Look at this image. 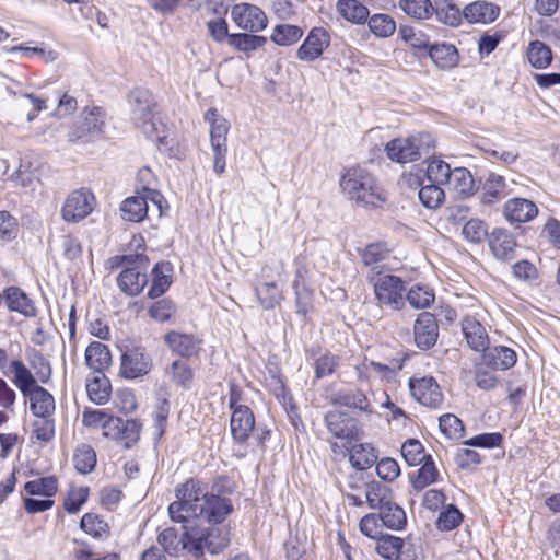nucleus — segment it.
Returning a JSON list of instances; mask_svg holds the SVG:
<instances>
[{
	"mask_svg": "<svg viewBox=\"0 0 560 560\" xmlns=\"http://www.w3.org/2000/svg\"><path fill=\"white\" fill-rule=\"evenodd\" d=\"M175 494L177 500L168 505L173 522L186 523L189 518H197L209 525L184 526L180 538L174 527H167L158 536L161 549L171 557H178L187 550L195 558H201L205 550L212 555L223 551L230 544V535L219 524L233 512L231 500L210 493L208 486L197 479L179 485Z\"/></svg>",
	"mask_w": 560,
	"mask_h": 560,
	"instance_id": "nucleus-1",
	"label": "nucleus"
},
{
	"mask_svg": "<svg viewBox=\"0 0 560 560\" xmlns=\"http://www.w3.org/2000/svg\"><path fill=\"white\" fill-rule=\"evenodd\" d=\"M340 187L342 192L359 207L375 208L385 201L384 191L376 178L361 166L348 168L341 176Z\"/></svg>",
	"mask_w": 560,
	"mask_h": 560,
	"instance_id": "nucleus-2",
	"label": "nucleus"
},
{
	"mask_svg": "<svg viewBox=\"0 0 560 560\" xmlns=\"http://www.w3.org/2000/svg\"><path fill=\"white\" fill-rule=\"evenodd\" d=\"M329 432L339 440L340 444L335 443L334 446H340L350 452L351 465L364 470L376 463L377 454L370 443L357 444L362 439V431L354 422H326Z\"/></svg>",
	"mask_w": 560,
	"mask_h": 560,
	"instance_id": "nucleus-3",
	"label": "nucleus"
},
{
	"mask_svg": "<svg viewBox=\"0 0 560 560\" xmlns=\"http://www.w3.org/2000/svg\"><path fill=\"white\" fill-rule=\"evenodd\" d=\"M132 105L131 118L135 125L153 141L163 142L166 138L165 125L156 116V103L144 89H135L129 95Z\"/></svg>",
	"mask_w": 560,
	"mask_h": 560,
	"instance_id": "nucleus-4",
	"label": "nucleus"
},
{
	"mask_svg": "<svg viewBox=\"0 0 560 560\" xmlns=\"http://www.w3.org/2000/svg\"><path fill=\"white\" fill-rule=\"evenodd\" d=\"M434 147L430 133H419L409 138H397L386 144L387 156L398 163L412 162L425 155Z\"/></svg>",
	"mask_w": 560,
	"mask_h": 560,
	"instance_id": "nucleus-5",
	"label": "nucleus"
},
{
	"mask_svg": "<svg viewBox=\"0 0 560 560\" xmlns=\"http://www.w3.org/2000/svg\"><path fill=\"white\" fill-rule=\"evenodd\" d=\"M205 120L210 124V143L213 151V171L221 175L225 171L228 153L229 121L220 116L215 108H209L205 114Z\"/></svg>",
	"mask_w": 560,
	"mask_h": 560,
	"instance_id": "nucleus-6",
	"label": "nucleus"
},
{
	"mask_svg": "<svg viewBox=\"0 0 560 560\" xmlns=\"http://www.w3.org/2000/svg\"><path fill=\"white\" fill-rule=\"evenodd\" d=\"M373 285L375 298L382 307L400 310L405 305L404 281L394 275H382L377 272L369 277Z\"/></svg>",
	"mask_w": 560,
	"mask_h": 560,
	"instance_id": "nucleus-7",
	"label": "nucleus"
},
{
	"mask_svg": "<svg viewBox=\"0 0 560 560\" xmlns=\"http://www.w3.org/2000/svg\"><path fill=\"white\" fill-rule=\"evenodd\" d=\"M96 205L94 194L88 188L72 190L61 207V218L69 223H77L92 213Z\"/></svg>",
	"mask_w": 560,
	"mask_h": 560,
	"instance_id": "nucleus-8",
	"label": "nucleus"
},
{
	"mask_svg": "<svg viewBox=\"0 0 560 560\" xmlns=\"http://www.w3.org/2000/svg\"><path fill=\"white\" fill-rule=\"evenodd\" d=\"M153 369V359L143 347L127 349L120 357V375L133 380L148 375Z\"/></svg>",
	"mask_w": 560,
	"mask_h": 560,
	"instance_id": "nucleus-9",
	"label": "nucleus"
},
{
	"mask_svg": "<svg viewBox=\"0 0 560 560\" xmlns=\"http://www.w3.org/2000/svg\"><path fill=\"white\" fill-rule=\"evenodd\" d=\"M104 128L105 112L101 107H93L82 112L68 137L70 141L90 140L101 136Z\"/></svg>",
	"mask_w": 560,
	"mask_h": 560,
	"instance_id": "nucleus-10",
	"label": "nucleus"
},
{
	"mask_svg": "<svg viewBox=\"0 0 560 560\" xmlns=\"http://www.w3.org/2000/svg\"><path fill=\"white\" fill-rule=\"evenodd\" d=\"M90 425H94L101 429L103 435L107 439H112L126 448L131 447L139 439V432L141 428L140 422H86Z\"/></svg>",
	"mask_w": 560,
	"mask_h": 560,
	"instance_id": "nucleus-11",
	"label": "nucleus"
},
{
	"mask_svg": "<svg viewBox=\"0 0 560 560\" xmlns=\"http://www.w3.org/2000/svg\"><path fill=\"white\" fill-rule=\"evenodd\" d=\"M231 16L240 28L252 33L262 31L268 23L265 12L248 3L235 4L232 8Z\"/></svg>",
	"mask_w": 560,
	"mask_h": 560,
	"instance_id": "nucleus-12",
	"label": "nucleus"
},
{
	"mask_svg": "<svg viewBox=\"0 0 560 560\" xmlns=\"http://www.w3.org/2000/svg\"><path fill=\"white\" fill-rule=\"evenodd\" d=\"M330 45V34L324 27H313L296 51L298 59L314 61L318 59Z\"/></svg>",
	"mask_w": 560,
	"mask_h": 560,
	"instance_id": "nucleus-13",
	"label": "nucleus"
},
{
	"mask_svg": "<svg viewBox=\"0 0 560 560\" xmlns=\"http://www.w3.org/2000/svg\"><path fill=\"white\" fill-rule=\"evenodd\" d=\"M488 244L491 253L498 260L510 261L516 256V238L508 229H493L489 233Z\"/></svg>",
	"mask_w": 560,
	"mask_h": 560,
	"instance_id": "nucleus-14",
	"label": "nucleus"
},
{
	"mask_svg": "<svg viewBox=\"0 0 560 560\" xmlns=\"http://www.w3.org/2000/svg\"><path fill=\"white\" fill-rule=\"evenodd\" d=\"M147 261L127 266L117 277V285L127 295H138L148 284Z\"/></svg>",
	"mask_w": 560,
	"mask_h": 560,
	"instance_id": "nucleus-15",
	"label": "nucleus"
},
{
	"mask_svg": "<svg viewBox=\"0 0 560 560\" xmlns=\"http://www.w3.org/2000/svg\"><path fill=\"white\" fill-rule=\"evenodd\" d=\"M416 346L421 350L431 349L438 341L439 325L435 316L429 312L418 315L413 325Z\"/></svg>",
	"mask_w": 560,
	"mask_h": 560,
	"instance_id": "nucleus-16",
	"label": "nucleus"
},
{
	"mask_svg": "<svg viewBox=\"0 0 560 560\" xmlns=\"http://www.w3.org/2000/svg\"><path fill=\"white\" fill-rule=\"evenodd\" d=\"M409 388L412 397L423 406L436 407L442 401L441 388L432 376L410 378Z\"/></svg>",
	"mask_w": 560,
	"mask_h": 560,
	"instance_id": "nucleus-17",
	"label": "nucleus"
},
{
	"mask_svg": "<svg viewBox=\"0 0 560 560\" xmlns=\"http://www.w3.org/2000/svg\"><path fill=\"white\" fill-rule=\"evenodd\" d=\"M502 214L511 224L527 223L538 215V207L529 199L514 197L504 202Z\"/></svg>",
	"mask_w": 560,
	"mask_h": 560,
	"instance_id": "nucleus-18",
	"label": "nucleus"
},
{
	"mask_svg": "<svg viewBox=\"0 0 560 560\" xmlns=\"http://www.w3.org/2000/svg\"><path fill=\"white\" fill-rule=\"evenodd\" d=\"M511 194L512 189L504 176L491 172L482 184L480 201L482 205L492 206Z\"/></svg>",
	"mask_w": 560,
	"mask_h": 560,
	"instance_id": "nucleus-19",
	"label": "nucleus"
},
{
	"mask_svg": "<svg viewBox=\"0 0 560 560\" xmlns=\"http://www.w3.org/2000/svg\"><path fill=\"white\" fill-rule=\"evenodd\" d=\"M462 331L468 347L477 352L486 351L490 340L485 326L475 317L466 316L462 320Z\"/></svg>",
	"mask_w": 560,
	"mask_h": 560,
	"instance_id": "nucleus-20",
	"label": "nucleus"
},
{
	"mask_svg": "<svg viewBox=\"0 0 560 560\" xmlns=\"http://www.w3.org/2000/svg\"><path fill=\"white\" fill-rule=\"evenodd\" d=\"M406 542L397 536L385 534L376 539L375 551L387 560H419L417 556L408 559Z\"/></svg>",
	"mask_w": 560,
	"mask_h": 560,
	"instance_id": "nucleus-21",
	"label": "nucleus"
},
{
	"mask_svg": "<svg viewBox=\"0 0 560 560\" xmlns=\"http://www.w3.org/2000/svg\"><path fill=\"white\" fill-rule=\"evenodd\" d=\"M482 352V365L491 370H509L514 366L517 361L515 351L505 346L488 347V349Z\"/></svg>",
	"mask_w": 560,
	"mask_h": 560,
	"instance_id": "nucleus-22",
	"label": "nucleus"
},
{
	"mask_svg": "<svg viewBox=\"0 0 560 560\" xmlns=\"http://www.w3.org/2000/svg\"><path fill=\"white\" fill-rule=\"evenodd\" d=\"M164 342L180 357H191L199 351L200 340L191 334L170 331L164 336Z\"/></svg>",
	"mask_w": 560,
	"mask_h": 560,
	"instance_id": "nucleus-23",
	"label": "nucleus"
},
{
	"mask_svg": "<svg viewBox=\"0 0 560 560\" xmlns=\"http://www.w3.org/2000/svg\"><path fill=\"white\" fill-rule=\"evenodd\" d=\"M499 13L498 5L486 1H475L463 10V15L469 23H491L499 16Z\"/></svg>",
	"mask_w": 560,
	"mask_h": 560,
	"instance_id": "nucleus-24",
	"label": "nucleus"
},
{
	"mask_svg": "<svg viewBox=\"0 0 560 560\" xmlns=\"http://www.w3.org/2000/svg\"><path fill=\"white\" fill-rule=\"evenodd\" d=\"M24 397L30 400V409L35 417L47 418L55 410L54 396L42 386H37Z\"/></svg>",
	"mask_w": 560,
	"mask_h": 560,
	"instance_id": "nucleus-25",
	"label": "nucleus"
},
{
	"mask_svg": "<svg viewBox=\"0 0 560 560\" xmlns=\"http://www.w3.org/2000/svg\"><path fill=\"white\" fill-rule=\"evenodd\" d=\"M3 298L10 311L18 312L25 317H34L36 315V307L33 301L20 288H8L4 290Z\"/></svg>",
	"mask_w": 560,
	"mask_h": 560,
	"instance_id": "nucleus-26",
	"label": "nucleus"
},
{
	"mask_svg": "<svg viewBox=\"0 0 560 560\" xmlns=\"http://www.w3.org/2000/svg\"><path fill=\"white\" fill-rule=\"evenodd\" d=\"M11 373L13 374L12 383L20 389L23 396L38 386V380L21 360L10 362L8 375Z\"/></svg>",
	"mask_w": 560,
	"mask_h": 560,
	"instance_id": "nucleus-27",
	"label": "nucleus"
},
{
	"mask_svg": "<svg viewBox=\"0 0 560 560\" xmlns=\"http://www.w3.org/2000/svg\"><path fill=\"white\" fill-rule=\"evenodd\" d=\"M85 362L90 369L101 374L112 363L108 347L100 341L91 342L85 350Z\"/></svg>",
	"mask_w": 560,
	"mask_h": 560,
	"instance_id": "nucleus-28",
	"label": "nucleus"
},
{
	"mask_svg": "<svg viewBox=\"0 0 560 560\" xmlns=\"http://www.w3.org/2000/svg\"><path fill=\"white\" fill-rule=\"evenodd\" d=\"M121 218L130 222L142 221L149 211L147 196H132L125 199L120 206Z\"/></svg>",
	"mask_w": 560,
	"mask_h": 560,
	"instance_id": "nucleus-29",
	"label": "nucleus"
},
{
	"mask_svg": "<svg viewBox=\"0 0 560 560\" xmlns=\"http://www.w3.org/2000/svg\"><path fill=\"white\" fill-rule=\"evenodd\" d=\"M445 186L458 196H469L474 192L475 180L467 168L456 167L452 170Z\"/></svg>",
	"mask_w": 560,
	"mask_h": 560,
	"instance_id": "nucleus-30",
	"label": "nucleus"
},
{
	"mask_svg": "<svg viewBox=\"0 0 560 560\" xmlns=\"http://www.w3.org/2000/svg\"><path fill=\"white\" fill-rule=\"evenodd\" d=\"M171 271L170 262H158L152 269V283L148 291L150 299H156L163 295L170 288L172 280L170 275Z\"/></svg>",
	"mask_w": 560,
	"mask_h": 560,
	"instance_id": "nucleus-31",
	"label": "nucleus"
},
{
	"mask_svg": "<svg viewBox=\"0 0 560 560\" xmlns=\"http://www.w3.org/2000/svg\"><path fill=\"white\" fill-rule=\"evenodd\" d=\"M428 54L435 66L441 69H450L458 61L457 49L451 44H433Z\"/></svg>",
	"mask_w": 560,
	"mask_h": 560,
	"instance_id": "nucleus-32",
	"label": "nucleus"
},
{
	"mask_svg": "<svg viewBox=\"0 0 560 560\" xmlns=\"http://www.w3.org/2000/svg\"><path fill=\"white\" fill-rule=\"evenodd\" d=\"M256 296L265 310H271L282 300V293L276 280L260 281L255 289Z\"/></svg>",
	"mask_w": 560,
	"mask_h": 560,
	"instance_id": "nucleus-33",
	"label": "nucleus"
},
{
	"mask_svg": "<svg viewBox=\"0 0 560 560\" xmlns=\"http://www.w3.org/2000/svg\"><path fill=\"white\" fill-rule=\"evenodd\" d=\"M378 511V516L383 525L390 529H401L407 523L404 509L392 500L388 504L383 505Z\"/></svg>",
	"mask_w": 560,
	"mask_h": 560,
	"instance_id": "nucleus-34",
	"label": "nucleus"
},
{
	"mask_svg": "<svg viewBox=\"0 0 560 560\" xmlns=\"http://www.w3.org/2000/svg\"><path fill=\"white\" fill-rule=\"evenodd\" d=\"M337 11L347 21L362 24L369 18V9L357 0H338Z\"/></svg>",
	"mask_w": 560,
	"mask_h": 560,
	"instance_id": "nucleus-35",
	"label": "nucleus"
},
{
	"mask_svg": "<svg viewBox=\"0 0 560 560\" xmlns=\"http://www.w3.org/2000/svg\"><path fill=\"white\" fill-rule=\"evenodd\" d=\"M365 501L371 509L380 510L392 500V492L385 485L378 481L365 483Z\"/></svg>",
	"mask_w": 560,
	"mask_h": 560,
	"instance_id": "nucleus-36",
	"label": "nucleus"
},
{
	"mask_svg": "<svg viewBox=\"0 0 560 560\" xmlns=\"http://www.w3.org/2000/svg\"><path fill=\"white\" fill-rule=\"evenodd\" d=\"M96 453L92 446L80 444L73 453V465L79 474L88 475L92 472L96 466Z\"/></svg>",
	"mask_w": 560,
	"mask_h": 560,
	"instance_id": "nucleus-37",
	"label": "nucleus"
},
{
	"mask_svg": "<svg viewBox=\"0 0 560 560\" xmlns=\"http://www.w3.org/2000/svg\"><path fill=\"white\" fill-rule=\"evenodd\" d=\"M110 382L103 373L94 376L86 384V392L90 399L97 405H103L107 402L110 395Z\"/></svg>",
	"mask_w": 560,
	"mask_h": 560,
	"instance_id": "nucleus-38",
	"label": "nucleus"
},
{
	"mask_svg": "<svg viewBox=\"0 0 560 560\" xmlns=\"http://www.w3.org/2000/svg\"><path fill=\"white\" fill-rule=\"evenodd\" d=\"M421 464L422 465L417 470V474L411 478V485L417 491H420L435 482L439 477V471L431 456H428V458Z\"/></svg>",
	"mask_w": 560,
	"mask_h": 560,
	"instance_id": "nucleus-39",
	"label": "nucleus"
},
{
	"mask_svg": "<svg viewBox=\"0 0 560 560\" xmlns=\"http://www.w3.org/2000/svg\"><path fill=\"white\" fill-rule=\"evenodd\" d=\"M266 43V37L255 34L237 33L229 37V45L243 52L255 51L261 48Z\"/></svg>",
	"mask_w": 560,
	"mask_h": 560,
	"instance_id": "nucleus-40",
	"label": "nucleus"
},
{
	"mask_svg": "<svg viewBox=\"0 0 560 560\" xmlns=\"http://www.w3.org/2000/svg\"><path fill=\"white\" fill-rule=\"evenodd\" d=\"M165 374L176 385L183 388H189L194 373L190 366L182 360H175L171 365L165 369Z\"/></svg>",
	"mask_w": 560,
	"mask_h": 560,
	"instance_id": "nucleus-41",
	"label": "nucleus"
},
{
	"mask_svg": "<svg viewBox=\"0 0 560 560\" xmlns=\"http://www.w3.org/2000/svg\"><path fill=\"white\" fill-rule=\"evenodd\" d=\"M421 182V188L418 192L419 200L428 209H436L444 200V190L441 185L434 183Z\"/></svg>",
	"mask_w": 560,
	"mask_h": 560,
	"instance_id": "nucleus-42",
	"label": "nucleus"
},
{
	"mask_svg": "<svg viewBox=\"0 0 560 560\" xmlns=\"http://www.w3.org/2000/svg\"><path fill=\"white\" fill-rule=\"evenodd\" d=\"M398 7L407 15L416 20L429 19L434 10L430 0H399Z\"/></svg>",
	"mask_w": 560,
	"mask_h": 560,
	"instance_id": "nucleus-43",
	"label": "nucleus"
},
{
	"mask_svg": "<svg viewBox=\"0 0 560 560\" xmlns=\"http://www.w3.org/2000/svg\"><path fill=\"white\" fill-rule=\"evenodd\" d=\"M527 58L533 67L544 69L550 65L552 60V52L551 49L542 42L534 40L527 48Z\"/></svg>",
	"mask_w": 560,
	"mask_h": 560,
	"instance_id": "nucleus-44",
	"label": "nucleus"
},
{
	"mask_svg": "<svg viewBox=\"0 0 560 560\" xmlns=\"http://www.w3.org/2000/svg\"><path fill=\"white\" fill-rule=\"evenodd\" d=\"M303 30L296 25L279 24L273 28L271 40L280 46H290L300 40Z\"/></svg>",
	"mask_w": 560,
	"mask_h": 560,
	"instance_id": "nucleus-45",
	"label": "nucleus"
},
{
	"mask_svg": "<svg viewBox=\"0 0 560 560\" xmlns=\"http://www.w3.org/2000/svg\"><path fill=\"white\" fill-rule=\"evenodd\" d=\"M433 12L440 22L453 27L458 26L464 18L459 8L446 0L436 1Z\"/></svg>",
	"mask_w": 560,
	"mask_h": 560,
	"instance_id": "nucleus-46",
	"label": "nucleus"
},
{
	"mask_svg": "<svg viewBox=\"0 0 560 560\" xmlns=\"http://www.w3.org/2000/svg\"><path fill=\"white\" fill-rule=\"evenodd\" d=\"M368 22L370 31L380 38L390 37L396 31V22L388 14H374Z\"/></svg>",
	"mask_w": 560,
	"mask_h": 560,
	"instance_id": "nucleus-47",
	"label": "nucleus"
},
{
	"mask_svg": "<svg viewBox=\"0 0 560 560\" xmlns=\"http://www.w3.org/2000/svg\"><path fill=\"white\" fill-rule=\"evenodd\" d=\"M24 490L30 495H43L50 498L57 492V479L55 477H43L27 481Z\"/></svg>",
	"mask_w": 560,
	"mask_h": 560,
	"instance_id": "nucleus-48",
	"label": "nucleus"
},
{
	"mask_svg": "<svg viewBox=\"0 0 560 560\" xmlns=\"http://www.w3.org/2000/svg\"><path fill=\"white\" fill-rule=\"evenodd\" d=\"M451 172V166L446 162L433 159L428 163L425 178L423 180L443 186L446 185Z\"/></svg>",
	"mask_w": 560,
	"mask_h": 560,
	"instance_id": "nucleus-49",
	"label": "nucleus"
},
{
	"mask_svg": "<svg viewBox=\"0 0 560 560\" xmlns=\"http://www.w3.org/2000/svg\"><path fill=\"white\" fill-rule=\"evenodd\" d=\"M80 527L94 538H102L109 530L108 524L94 513L84 514L81 518Z\"/></svg>",
	"mask_w": 560,
	"mask_h": 560,
	"instance_id": "nucleus-50",
	"label": "nucleus"
},
{
	"mask_svg": "<svg viewBox=\"0 0 560 560\" xmlns=\"http://www.w3.org/2000/svg\"><path fill=\"white\" fill-rule=\"evenodd\" d=\"M401 455L410 466L420 465L429 456L424 453L423 445L416 439H408L405 441L401 445Z\"/></svg>",
	"mask_w": 560,
	"mask_h": 560,
	"instance_id": "nucleus-51",
	"label": "nucleus"
},
{
	"mask_svg": "<svg viewBox=\"0 0 560 560\" xmlns=\"http://www.w3.org/2000/svg\"><path fill=\"white\" fill-rule=\"evenodd\" d=\"M434 299L433 290L422 285L412 287L406 295V300L415 308H427L431 306Z\"/></svg>",
	"mask_w": 560,
	"mask_h": 560,
	"instance_id": "nucleus-52",
	"label": "nucleus"
},
{
	"mask_svg": "<svg viewBox=\"0 0 560 560\" xmlns=\"http://www.w3.org/2000/svg\"><path fill=\"white\" fill-rule=\"evenodd\" d=\"M399 34L401 38L417 49H430L432 46L430 37L422 31L416 30L411 26L401 25L399 27Z\"/></svg>",
	"mask_w": 560,
	"mask_h": 560,
	"instance_id": "nucleus-53",
	"label": "nucleus"
},
{
	"mask_svg": "<svg viewBox=\"0 0 560 560\" xmlns=\"http://www.w3.org/2000/svg\"><path fill=\"white\" fill-rule=\"evenodd\" d=\"M240 401L241 393L234 384H231L230 408L232 416L230 420H254L253 411Z\"/></svg>",
	"mask_w": 560,
	"mask_h": 560,
	"instance_id": "nucleus-54",
	"label": "nucleus"
},
{
	"mask_svg": "<svg viewBox=\"0 0 560 560\" xmlns=\"http://www.w3.org/2000/svg\"><path fill=\"white\" fill-rule=\"evenodd\" d=\"M168 392L165 386H161L154 393V404L152 406V417L155 420H167L171 410Z\"/></svg>",
	"mask_w": 560,
	"mask_h": 560,
	"instance_id": "nucleus-55",
	"label": "nucleus"
},
{
	"mask_svg": "<svg viewBox=\"0 0 560 560\" xmlns=\"http://www.w3.org/2000/svg\"><path fill=\"white\" fill-rule=\"evenodd\" d=\"M463 521V514L453 504L447 505L439 515L436 525L441 530H452Z\"/></svg>",
	"mask_w": 560,
	"mask_h": 560,
	"instance_id": "nucleus-56",
	"label": "nucleus"
},
{
	"mask_svg": "<svg viewBox=\"0 0 560 560\" xmlns=\"http://www.w3.org/2000/svg\"><path fill=\"white\" fill-rule=\"evenodd\" d=\"M340 358L332 353H325L319 357L314 363L315 378L320 380L323 377L331 375L339 366Z\"/></svg>",
	"mask_w": 560,
	"mask_h": 560,
	"instance_id": "nucleus-57",
	"label": "nucleus"
},
{
	"mask_svg": "<svg viewBox=\"0 0 560 560\" xmlns=\"http://www.w3.org/2000/svg\"><path fill=\"white\" fill-rule=\"evenodd\" d=\"M463 235L471 243H480L489 236L487 224L482 220L471 219L465 223Z\"/></svg>",
	"mask_w": 560,
	"mask_h": 560,
	"instance_id": "nucleus-58",
	"label": "nucleus"
},
{
	"mask_svg": "<svg viewBox=\"0 0 560 560\" xmlns=\"http://www.w3.org/2000/svg\"><path fill=\"white\" fill-rule=\"evenodd\" d=\"M176 311L175 304L170 299L154 302L148 310L149 316L159 322L168 320Z\"/></svg>",
	"mask_w": 560,
	"mask_h": 560,
	"instance_id": "nucleus-59",
	"label": "nucleus"
},
{
	"mask_svg": "<svg viewBox=\"0 0 560 560\" xmlns=\"http://www.w3.org/2000/svg\"><path fill=\"white\" fill-rule=\"evenodd\" d=\"M30 364L35 371V377L38 382L46 384L51 377V366L49 361L38 351L34 352Z\"/></svg>",
	"mask_w": 560,
	"mask_h": 560,
	"instance_id": "nucleus-60",
	"label": "nucleus"
},
{
	"mask_svg": "<svg viewBox=\"0 0 560 560\" xmlns=\"http://www.w3.org/2000/svg\"><path fill=\"white\" fill-rule=\"evenodd\" d=\"M503 436L501 433L492 432L475 435L464 441V444L474 447L493 448L501 446Z\"/></svg>",
	"mask_w": 560,
	"mask_h": 560,
	"instance_id": "nucleus-61",
	"label": "nucleus"
},
{
	"mask_svg": "<svg viewBox=\"0 0 560 560\" xmlns=\"http://www.w3.org/2000/svg\"><path fill=\"white\" fill-rule=\"evenodd\" d=\"M512 273L517 280L525 282L536 281L539 277L536 266L526 259L516 261L512 266Z\"/></svg>",
	"mask_w": 560,
	"mask_h": 560,
	"instance_id": "nucleus-62",
	"label": "nucleus"
},
{
	"mask_svg": "<svg viewBox=\"0 0 560 560\" xmlns=\"http://www.w3.org/2000/svg\"><path fill=\"white\" fill-rule=\"evenodd\" d=\"M376 472L381 479L394 481L400 475V467L394 458L385 457L377 462Z\"/></svg>",
	"mask_w": 560,
	"mask_h": 560,
	"instance_id": "nucleus-63",
	"label": "nucleus"
},
{
	"mask_svg": "<svg viewBox=\"0 0 560 560\" xmlns=\"http://www.w3.org/2000/svg\"><path fill=\"white\" fill-rule=\"evenodd\" d=\"M89 497V488L88 487H80L77 489H73L68 498L66 499L63 506L67 510V512L74 514L79 512L81 506L86 502Z\"/></svg>",
	"mask_w": 560,
	"mask_h": 560,
	"instance_id": "nucleus-64",
	"label": "nucleus"
}]
</instances>
